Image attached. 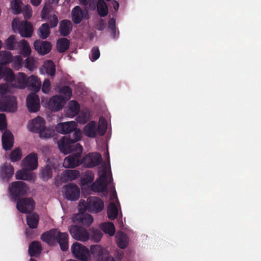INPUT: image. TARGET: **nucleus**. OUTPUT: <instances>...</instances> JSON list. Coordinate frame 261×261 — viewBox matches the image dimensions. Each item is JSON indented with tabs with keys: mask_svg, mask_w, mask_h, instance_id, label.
I'll list each match as a JSON object with an SVG mask.
<instances>
[{
	"mask_svg": "<svg viewBox=\"0 0 261 261\" xmlns=\"http://www.w3.org/2000/svg\"><path fill=\"white\" fill-rule=\"evenodd\" d=\"M56 242L59 244L63 251H66L68 249V234L67 232H62L57 230Z\"/></svg>",
	"mask_w": 261,
	"mask_h": 261,
	"instance_id": "obj_27",
	"label": "nucleus"
},
{
	"mask_svg": "<svg viewBox=\"0 0 261 261\" xmlns=\"http://www.w3.org/2000/svg\"><path fill=\"white\" fill-rule=\"evenodd\" d=\"M2 145L3 149L5 150H10L13 146L14 138L12 133L5 130L2 135Z\"/></svg>",
	"mask_w": 261,
	"mask_h": 261,
	"instance_id": "obj_21",
	"label": "nucleus"
},
{
	"mask_svg": "<svg viewBox=\"0 0 261 261\" xmlns=\"http://www.w3.org/2000/svg\"><path fill=\"white\" fill-rule=\"evenodd\" d=\"M42 250V248L40 242L34 241L29 245L28 252L31 257H37L40 255Z\"/></svg>",
	"mask_w": 261,
	"mask_h": 261,
	"instance_id": "obj_30",
	"label": "nucleus"
},
{
	"mask_svg": "<svg viewBox=\"0 0 261 261\" xmlns=\"http://www.w3.org/2000/svg\"><path fill=\"white\" fill-rule=\"evenodd\" d=\"M57 229H51L44 232L41 236V239L49 245H53L56 242Z\"/></svg>",
	"mask_w": 261,
	"mask_h": 261,
	"instance_id": "obj_26",
	"label": "nucleus"
},
{
	"mask_svg": "<svg viewBox=\"0 0 261 261\" xmlns=\"http://www.w3.org/2000/svg\"><path fill=\"white\" fill-rule=\"evenodd\" d=\"M0 59L4 65L12 62L13 56L12 54L9 51H0Z\"/></svg>",
	"mask_w": 261,
	"mask_h": 261,
	"instance_id": "obj_44",
	"label": "nucleus"
},
{
	"mask_svg": "<svg viewBox=\"0 0 261 261\" xmlns=\"http://www.w3.org/2000/svg\"><path fill=\"white\" fill-rule=\"evenodd\" d=\"M39 220V216L36 213L30 214L27 216V223L30 228L37 227Z\"/></svg>",
	"mask_w": 261,
	"mask_h": 261,
	"instance_id": "obj_35",
	"label": "nucleus"
},
{
	"mask_svg": "<svg viewBox=\"0 0 261 261\" xmlns=\"http://www.w3.org/2000/svg\"><path fill=\"white\" fill-rule=\"evenodd\" d=\"M108 30L111 33V36L113 39H117L118 37L119 32V31L117 32L115 18H111L110 19L108 22Z\"/></svg>",
	"mask_w": 261,
	"mask_h": 261,
	"instance_id": "obj_38",
	"label": "nucleus"
},
{
	"mask_svg": "<svg viewBox=\"0 0 261 261\" xmlns=\"http://www.w3.org/2000/svg\"><path fill=\"white\" fill-rule=\"evenodd\" d=\"M101 229L106 233L109 234L110 236L114 235L115 228L114 224L112 222H106L101 225Z\"/></svg>",
	"mask_w": 261,
	"mask_h": 261,
	"instance_id": "obj_41",
	"label": "nucleus"
},
{
	"mask_svg": "<svg viewBox=\"0 0 261 261\" xmlns=\"http://www.w3.org/2000/svg\"><path fill=\"white\" fill-rule=\"evenodd\" d=\"M72 20L75 24H79L84 19H88V13L87 10H82L80 6H75L71 11Z\"/></svg>",
	"mask_w": 261,
	"mask_h": 261,
	"instance_id": "obj_18",
	"label": "nucleus"
},
{
	"mask_svg": "<svg viewBox=\"0 0 261 261\" xmlns=\"http://www.w3.org/2000/svg\"><path fill=\"white\" fill-rule=\"evenodd\" d=\"M107 166L105 163L100 167L98 171L99 177L93 182L91 186V189L96 192H107L108 185H110V189L113 192L112 196H117L115 187L113 183V179L111 172L108 179L107 173Z\"/></svg>",
	"mask_w": 261,
	"mask_h": 261,
	"instance_id": "obj_2",
	"label": "nucleus"
},
{
	"mask_svg": "<svg viewBox=\"0 0 261 261\" xmlns=\"http://www.w3.org/2000/svg\"><path fill=\"white\" fill-rule=\"evenodd\" d=\"M66 198L71 201L77 200L80 197V189L74 184L70 183L64 186Z\"/></svg>",
	"mask_w": 261,
	"mask_h": 261,
	"instance_id": "obj_15",
	"label": "nucleus"
},
{
	"mask_svg": "<svg viewBox=\"0 0 261 261\" xmlns=\"http://www.w3.org/2000/svg\"><path fill=\"white\" fill-rule=\"evenodd\" d=\"M8 189L11 199L15 201L27 194L29 187L23 181H16L11 183Z\"/></svg>",
	"mask_w": 261,
	"mask_h": 261,
	"instance_id": "obj_4",
	"label": "nucleus"
},
{
	"mask_svg": "<svg viewBox=\"0 0 261 261\" xmlns=\"http://www.w3.org/2000/svg\"><path fill=\"white\" fill-rule=\"evenodd\" d=\"M86 211L83 207L79 208V214L73 217L74 222L77 221L81 224L89 226L92 223L93 219L91 215L85 213Z\"/></svg>",
	"mask_w": 261,
	"mask_h": 261,
	"instance_id": "obj_13",
	"label": "nucleus"
},
{
	"mask_svg": "<svg viewBox=\"0 0 261 261\" xmlns=\"http://www.w3.org/2000/svg\"><path fill=\"white\" fill-rule=\"evenodd\" d=\"M25 168L23 167V169L17 171L15 173V178L16 179L32 181L34 180L33 174Z\"/></svg>",
	"mask_w": 261,
	"mask_h": 261,
	"instance_id": "obj_29",
	"label": "nucleus"
},
{
	"mask_svg": "<svg viewBox=\"0 0 261 261\" xmlns=\"http://www.w3.org/2000/svg\"><path fill=\"white\" fill-rule=\"evenodd\" d=\"M2 79H4L6 82H13L15 79V75L11 68L0 64V80Z\"/></svg>",
	"mask_w": 261,
	"mask_h": 261,
	"instance_id": "obj_23",
	"label": "nucleus"
},
{
	"mask_svg": "<svg viewBox=\"0 0 261 261\" xmlns=\"http://www.w3.org/2000/svg\"><path fill=\"white\" fill-rule=\"evenodd\" d=\"M27 106L29 112H37L40 108L39 96L35 93L30 94L27 98Z\"/></svg>",
	"mask_w": 261,
	"mask_h": 261,
	"instance_id": "obj_17",
	"label": "nucleus"
},
{
	"mask_svg": "<svg viewBox=\"0 0 261 261\" xmlns=\"http://www.w3.org/2000/svg\"><path fill=\"white\" fill-rule=\"evenodd\" d=\"M113 7H114V9H115V10L117 11L119 7V3L116 1H113Z\"/></svg>",
	"mask_w": 261,
	"mask_h": 261,
	"instance_id": "obj_64",
	"label": "nucleus"
},
{
	"mask_svg": "<svg viewBox=\"0 0 261 261\" xmlns=\"http://www.w3.org/2000/svg\"><path fill=\"white\" fill-rule=\"evenodd\" d=\"M80 111V105L75 100H71L69 102L68 108L66 110V115L72 118L76 116Z\"/></svg>",
	"mask_w": 261,
	"mask_h": 261,
	"instance_id": "obj_34",
	"label": "nucleus"
},
{
	"mask_svg": "<svg viewBox=\"0 0 261 261\" xmlns=\"http://www.w3.org/2000/svg\"><path fill=\"white\" fill-rule=\"evenodd\" d=\"M94 178V173L90 170L85 172L83 177L81 178V183L83 185H86L93 182Z\"/></svg>",
	"mask_w": 261,
	"mask_h": 261,
	"instance_id": "obj_46",
	"label": "nucleus"
},
{
	"mask_svg": "<svg viewBox=\"0 0 261 261\" xmlns=\"http://www.w3.org/2000/svg\"><path fill=\"white\" fill-rule=\"evenodd\" d=\"M50 8L49 5H45L41 12V18L43 19H46L48 17V14L50 12Z\"/></svg>",
	"mask_w": 261,
	"mask_h": 261,
	"instance_id": "obj_55",
	"label": "nucleus"
},
{
	"mask_svg": "<svg viewBox=\"0 0 261 261\" xmlns=\"http://www.w3.org/2000/svg\"><path fill=\"white\" fill-rule=\"evenodd\" d=\"M52 168L49 165H46L42 168L41 171V176L42 179L46 181L52 177Z\"/></svg>",
	"mask_w": 261,
	"mask_h": 261,
	"instance_id": "obj_45",
	"label": "nucleus"
},
{
	"mask_svg": "<svg viewBox=\"0 0 261 261\" xmlns=\"http://www.w3.org/2000/svg\"><path fill=\"white\" fill-rule=\"evenodd\" d=\"M7 123H6V115L4 113L0 114V130H3L6 128Z\"/></svg>",
	"mask_w": 261,
	"mask_h": 261,
	"instance_id": "obj_57",
	"label": "nucleus"
},
{
	"mask_svg": "<svg viewBox=\"0 0 261 261\" xmlns=\"http://www.w3.org/2000/svg\"><path fill=\"white\" fill-rule=\"evenodd\" d=\"M72 24L71 21L67 19H64L60 23L59 32L62 36H67L71 32Z\"/></svg>",
	"mask_w": 261,
	"mask_h": 261,
	"instance_id": "obj_28",
	"label": "nucleus"
},
{
	"mask_svg": "<svg viewBox=\"0 0 261 261\" xmlns=\"http://www.w3.org/2000/svg\"><path fill=\"white\" fill-rule=\"evenodd\" d=\"M43 67L47 74L50 76H54L55 75L56 72L55 65L52 61L46 60L45 61Z\"/></svg>",
	"mask_w": 261,
	"mask_h": 261,
	"instance_id": "obj_42",
	"label": "nucleus"
},
{
	"mask_svg": "<svg viewBox=\"0 0 261 261\" xmlns=\"http://www.w3.org/2000/svg\"><path fill=\"white\" fill-rule=\"evenodd\" d=\"M69 231L72 238L76 240L86 241L89 238V232L81 226L72 225L69 227Z\"/></svg>",
	"mask_w": 261,
	"mask_h": 261,
	"instance_id": "obj_9",
	"label": "nucleus"
},
{
	"mask_svg": "<svg viewBox=\"0 0 261 261\" xmlns=\"http://www.w3.org/2000/svg\"><path fill=\"white\" fill-rule=\"evenodd\" d=\"M73 256L80 261H88L90 258V250L79 242H74L71 247Z\"/></svg>",
	"mask_w": 261,
	"mask_h": 261,
	"instance_id": "obj_6",
	"label": "nucleus"
},
{
	"mask_svg": "<svg viewBox=\"0 0 261 261\" xmlns=\"http://www.w3.org/2000/svg\"><path fill=\"white\" fill-rule=\"evenodd\" d=\"M96 258L97 261H100L108 253V251L100 246L96 245L91 246L90 252Z\"/></svg>",
	"mask_w": 261,
	"mask_h": 261,
	"instance_id": "obj_24",
	"label": "nucleus"
},
{
	"mask_svg": "<svg viewBox=\"0 0 261 261\" xmlns=\"http://www.w3.org/2000/svg\"><path fill=\"white\" fill-rule=\"evenodd\" d=\"M100 261H115L113 256L109 255L108 253Z\"/></svg>",
	"mask_w": 261,
	"mask_h": 261,
	"instance_id": "obj_62",
	"label": "nucleus"
},
{
	"mask_svg": "<svg viewBox=\"0 0 261 261\" xmlns=\"http://www.w3.org/2000/svg\"><path fill=\"white\" fill-rule=\"evenodd\" d=\"M18 30L22 37H30L33 32V27L30 22L21 21L18 26Z\"/></svg>",
	"mask_w": 261,
	"mask_h": 261,
	"instance_id": "obj_20",
	"label": "nucleus"
},
{
	"mask_svg": "<svg viewBox=\"0 0 261 261\" xmlns=\"http://www.w3.org/2000/svg\"><path fill=\"white\" fill-rule=\"evenodd\" d=\"M83 204V208L87 210L91 213H98L102 211L104 207L103 201L99 197L95 196H90L87 199L85 202V200L82 201L80 200L79 206Z\"/></svg>",
	"mask_w": 261,
	"mask_h": 261,
	"instance_id": "obj_3",
	"label": "nucleus"
},
{
	"mask_svg": "<svg viewBox=\"0 0 261 261\" xmlns=\"http://www.w3.org/2000/svg\"><path fill=\"white\" fill-rule=\"evenodd\" d=\"M80 176V171L77 170H66L60 176V180L62 182L73 181Z\"/></svg>",
	"mask_w": 261,
	"mask_h": 261,
	"instance_id": "obj_22",
	"label": "nucleus"
},
{
	"mask_svg": "<svg viewBox=\"0 0 261 261\" xmlns=\"http://www.w3.org/2000/svg\"><path fill=\"white\" fill-rule=\"evenodd\" d=\"M60 93L65 96V99L68 100L71 97L72 90L68 86H64L60 89Z\"/></svg>",
	"mask_w": 261,
	"mask_h": 261,
	"instance_id": "obj_51",
	"label": "nucleus"
},
{
	"mask_svg": "<svg viewBox=\"0 0 261 261\" xmlns=\"http://www.w3.org/2000/svg\"><path fill=\"white\" fill-rule=\"evenodd\" d=\"M16 207L18 211L23 214L31 213L33 211L35 202L32 198H22L17 200Z\"/></svg>",
	"mask_w": 261,
	"mask_h": 261,
	"instance_id": "obj_8",
	"label": "nucleus"
},
{
	"mask_svg": "<svg viewBox=\"0 0 261 261\" xmlns=\"http://www.w3.org/2000/svg\"><path fill=\"white\" fill-rule=\"evenodd\" d=\"M70 41L66 38L59 39L57 42V48L59 53H64L69 47Z\"/></svg>",
	"mask_w": 261,
	"mask_h": 261,
	"instance_id": "obj_36",
	"label": "nucleus"
},
{
	"mask_svg": "<svg viewBox=\"0 0 261 261\" xmlns=\"http://www.w3.org/2000/svg\"><path fill=\"white\" fill-rule=\"evenodd\" d=\"M17 110L16 98L11 95L4 96L0 98V111L14 112Z\"/></svg>",
	"mask_w": 261,
	"mask_h": 261,
	"instance_id": "obj_7",
	"label": "nucleus"
},
{
	"mask_svg": "<svg viewBox=\"0 0 261 261\" xmlns=\"http://www.w3.org/2000/svg\"><path fill=\"white\" fill-rule=\"evenodd\" d=\"M102 161L101 155L98 152H92L85 155L81 162L86 167L93 168L99 165Z\"/></svg>",
	"mask_w": 261,
	"mask_h": 261,
	"instance_id": "obj_10",
	"label": "nucleus"
},
{
	"mask_svg": "<svg viewBox=\"0 0 261 261\" xmlns=\"http://www.w3.org/2000/svg\"><path fill=\"white\" fill-rule=\"evenodd\" d=\"M65 102V99L63 96L55 95L49 99L47 105L50 111L57 112L62 109Z\"/></svg>",
	"mask_w": 261,
	"mask_h": 261,
	"instance_id": "obj_14",
	"label": "nucleus"
},
{
	"mask_svg": "<svg viewBox=\"0 0 261 261\" xmlns=\"http://www.w3.org/2000/svg\"><path fill=\"white\" fill-rule=\"evenodd\" d=\"M107 129V122L106 120L101 121L96 127V135L103 136Z\"/></svg>",
	"mask_w": 261,
	"mask_h": 261,
	"instance_id": "obj_50",
	"label": "nucleus"
},
{
	"mask_svg": "<svg viewBox=\"0 0 261 261\" xmlns=\"http://www.w3.org/2000/svg\"><path fill=\"white\" fill-rule=\"evenodd\" d=\"M41 86V81L37 76L32 75L28 77L27 87H28L30 90L36 93L40 90Z\"/></svg>",
	"mask_w": 261,
	"mask_h": 261,
	"instance_id": "obj_25",
	"label": "nucleus"
},
{
	"mask_svg": "<svg viewBox=\"0 0 261 261\" xmlns=\"http://www.w3.org/2000/svg\"><path fill=\"white\" fill-rule=\"evenodd\" d=\"M27 79L28 77L25 73L19 72L16 76V78L15 77L13 81L14 82V86L20 89L25 88L27 86Z\"/></svg>",
	"mask_w": 261,
	"mask_h": 261,
	"instance_id": "obj_31",
	"label": "nucleus"
},
{
	"mask_svg": "<svg viewBox=\"0 0 261 261\" xmlns=\"http://www.w3.org/2000/svg\"><path fill=\"white\" fill-rule=\"evenodd\" d=\"M14 173L13 166L8 163H5L0 166V179L3 182H9Z\"/></svg>",
	"mask_w": 261,
	"mask_h": 261,
	"instance_id": "obj_12",
	"label": "nucleus"
},
{
	"mask_svg": "<svg viewBox=\"0 0 261 261\" xmlns=\"http://www.w3.org/2000/svg\"><path fill=\"white\" fill-rule=\"evenodd\" d=\"M108 216L109 219L113 220L118 215V210L117 205L114 202L109 203L107 210Z\"/></svg>",
	"mask_w": 261,
	"mask_h": 261,
	"instance_id": "obj_37",
	"label": "nucleus"
},
{
	"mask_svg": "<svg viewBox=\"0 0 261 261\" xmlns=\"http://www.w3.org/2000/svg\"><path fill=\"white\" fill-rule=\"evenodd\" d=\"M47 19L49 20V24L51 28H55L57 25L58 23V19L57 16L55 14L50 15Z\"/></svg>",
	"mask_w": 261,
	"mask_h": 261,
	"instance_id": "obj_58",
	"label": "nucleus"
},
{
	"mask_svg": "<svg viewBox=\"0 0 261 261\" xmlns=\"http://www.w3.org/2000/svg\"><path fill=\"white\" fill-rule=\"evenodd\" d=\"M21 150L19 147H17L11 152L10 154V159L11 162H16L21 159Z\"/></svg>",
	"mask_w": 261,
	"mask_h": 261,
	"instance_id": "obj_48",
	"label": "nucleus"
},
{
	"mask_svg": "<svg viewBox=\"0 0 261 261\" xmlns=\"http://www.w3.org/2000/svg\"><path fill=\"white\" fill-rule=\"evenodd\" d=\"M34 66V61L30 58H27L25 60V67L29 69L33 68Z\"/></svg>",
	"mask_w": 261,
	"mask_h": 261,
	"instance_id": "obj_61",
	"label": "nucleus"
},
{
	"mask_svg": "<svg viewBox=\"0 0 261 261\" xmlns=\"http://www.w3.org/2000/svg\"><path fill=\"white\" fill-rule=\"evenodd\" d=\"M100 56V51L97 46H94L91 49L90 59L92 61L97 60Z\"/></svg>",
	"mask_w": 261,
	"mask_h": 261,
	"instance_id": "obj_53",
	"label": "nucleus"
},
{
	"mask_svg": "<svg viewBox=\"0 0 261 261\" xmlns=\"http://www.w3.org/2000/svg\"><path fill=\"white\" fill-rule=\"evenodd\" d=\"M28 127L30 131L39 133L41 137L47 138L51 137L50 134L47 133L44 120L40 116L31 120L29 122Z\"/></svg>",
	"mask_w": 261,
	"mask_h": 261,
	"instance_id": "obj_5",
	"label": "nucleus"
},
{
	"mask_svg": "<svg viewBox=\"0 0 261 261\" xmlns=\"http://www.w3.org/2000/svg\"><path fill=\"white\" fill-rule=\"evenodd\" d=\"M127 239V236L125 233L123 232L118 233L116 236V242L118 246L121 249L125 248L128 245Z\"/></svg>",
	"mask_w": 261,
	"mask_h": 261,
	"instance_id": "obj_39",
	"label": "nucleus"
},
{
	"mask_svg": "<svg viewBox=\"0 0 261 261\" xmlns=\"http://www.w3.org/2000/svg\"><path fill=\"white\" fill-rule=\"evenodd\" d=\"M102 236L101 231L98 229H92L91 230V239L95 242H98L100 240Z\"/></svg>",
	"mask_w": 261,
	"mask_h": 261,
	"instance_id": "obj_52",
	"label": "nucleus"
},
{
	"mask_svg": "<svg viewBox=\"0 0 261 261\" xmlns=\"http://www.w3.org/2000/svg\"><path fill=\"white\" fill-rule=\"evenodd\" d=\"M49 25L45 23L42 24L38 30V35L42 39L47 38L50 34Z\"/></svg>",
	"mask_w": 261,
	"mask_h": 261,
	"instance_id": "obj_40",
	"label": "nucleus"
},
{
	"mask_svg": "<svg viewBox=\"0 0 261 261\" xmlns=\"http://www.w3.org/2000/svg\"><path fill=\"white\" fill-rule=\"evenodd\" d=\"M35 50L39 55H45L49 53L52 48L51 43L47 41L37 40L34 43Z\"/></svg>",
	"mask_w": 261,
	"mask_h": 261,
	"instance_id": "obj_19",
	"label": "nucleus"
},
{
	"mask_svg": "<svg viewBox=\"0 0 261 261\" xmlns=\"http://www.w3.org/2000/svg\"><path fill=\"white\" fill-rule=\"evenodd\" d=\"M18 42L16 41L15 36L11 35L6 41V48L9 50H13L16 49Z\"/></svg>",
	"mask_w": 261,
	"mask_h": 261,
	"instance_id": "obj_47",
	"label": "nucleus"
},
{
	"mask_svg": "<svg viewBox=\"0 0 261 261\" xmlns=\"http://www.w3.org/2000/svg\"><path fill=\"white\" fill-rule=\"evenodd\" d=\"M9 91V87L6 84H0V97L6 94Z\"/></svg>",
	"mask_w": 261,
	"mask_h": 261,
	"instance_id": "obj_59",
	"label": "nucleus"
},
{
	"mask_svg": "<svg viewBox=\"0 0 261 261\" xmlns=\"http://www.w3.org/2000/svg\"><path fill=\"white\" fill-rule=\"evenodd\" d=\"M42 0H31V4L34 6H39Z\"/></svg>",
	"mask_w": 261,
	"mask_h": 261,
	"instance_id": "obj_63",
	"label": "nucleus"
},
{
	"mask_svg": "<svg viewBox=\"0 0 261 261\" xmlns=\"http://www.w3.org/2000/svg\"><path fill=\"white\" fill-rule=\"evenodd\" d=\"M22 12L23 13L24 17L25 19H30L32 14V8L30 5H26L24 7Z\"/></svg>",
	"mask_w": 261,
	"mask_h": 261,
	"instance_id": "obj_54",
	"label": "nucleus"
},
{
	"mask_svg": "<svg viewBox=\"0 0 261 261\" xmlns=\"http://www.w3.org/2000/svg\"><path fill=\"white\" fill-rule=\"evenodd\" d=\"M76 127V123L74 121H71L58 124L56 126V130L58 133L63 134H69L72 132H73V134H74L76 131H80L81 132L80 130L77 129ZM73 135V134H72V136L70 135L67 138L70 137L72 138ZM66 137H67V136Z\"/></svg>",
	"mask_w": 261,
	"mask_h": 261,
	"instance_id": "obj_11",
	"label": "nucleus"
},
{
	"mask_svg": "<svg viewBox=\"0 0 261 261\" xmlns=\"http://www.w3.org/2000/svg\"><path fill=\"white\" fill-rule=\"evenodd\" d=\"M97 11L101 17H105L108 13V9L106 3L103 0H98Z\"/></svg>",
	"mask_w": 261,
	"mask_h": 261,
	"instance_id": "obj_43",
	"label": "nucleus"
},
{
	"mask_svg": "<svg viewBox=\"0 0 261 261\" xmlns=\"http://www.w3.org/2000/svg\"><path fill=\"white\" fill-rule=\"evenodd\" d=\"M50 90V82L47 79L44 80L42 87V91L44 93H47Z\"/></svg>",
	"mask_w": 261,
	"mask_h": 261,
	"instance_id": "obj_56",
	"label": "nucleus"
},
{
	"mask_svg": "<svg viewBox=\"0 0 261 261\" xmlns=\"http://www.w3.org/2000/svg\"><path fill=\"white\" fill-rule=\"evenodd\" d=\"M22 3L20 0H14L11 3V8L15 14H18L21 12V5Z\"/></svg>",
	"mask_w": 261,
	"mask_h": 261,
	"instance_id": "obj_49",
	"label": "nucleus"
},
{
	"mask_svg": "<svg viewBox=\"0 0 261 261\" xmlns=\"http://www.w3.org/2000/svg\"><path fill=\"white\" fill-rule=\"evenodd\" d=\"M81 132H75L73 138L62 137L58 142V147L65 154L74 152L65 158L63 165L66 168H74L82 164L80 159L83 148L79 143H75L81 139Z\"/></svg>",
	"mask_w": 261,
	"mask_h": 261,
	"instance_id": "obj_1",
	"label": "nucleus"
},
{
	"mask_svg": "<svg viewBox=\"0 0 261 261\" xmlns=\"http://www.w3.org/2000/svg\"><path fill=\"white\" fill-rule=\"evenodd\" d=\"M83 133L90 138H95L96 136V123L94 121H91L87 124L83 129Z\"/></svg>",
	"mask_w": 261,
	"mask_h": 261,
	"instance_id": "obj_32",
	"label": "nucleus"
},
{
	"mask_svg": "<svg viewBox=\"0 0 261 261\" xmlns=\"http://www.w3.org/2000/svg\"><path fill=\"white\" fill-rule=\"evenodd\" d=\"M22 60L21 57L20 56H15L14 58L13 57L12 62H14V64L18 67H20L21 65Z\"/></svg>",
	"mask_w": 261,
	"mask_h": 261,
	"instance_id": "obj_60",
	"label": "nucleus"
},
{
	"mask_svg": "<svg viewBox=\"0 0 261 261\" xmlns=\"http://www.w3.org/2000/svg\"><path fill=\"white\" fill-rule=\"evenodd\" d=\"M23 167L29 170H34L38 167V155L32 152L29 154L22 161Z\"/></svg>",
	"mask_w": 261,
	"mask_h": 261,
	"instance_id": "obj_16",
	"label": "nucleus"
},
{
	"mask_svg": "<svg viewBox=\"0 0 261 261\" xmlns=\"http://www.w3.org/2000/svg\"><path fill=\"white\" fill-rule=\"evenodd\" d=\"M16 49L20 50V53L24 57H29L31 53V49L29 44L27 41L24 39H22L18 42Z\"/></svg>",
	"mask_w": 261,
	"mask_h": 261,
	"instance_id": "obj_33",
	"label": "nucleus"
}]
</instances>
